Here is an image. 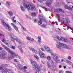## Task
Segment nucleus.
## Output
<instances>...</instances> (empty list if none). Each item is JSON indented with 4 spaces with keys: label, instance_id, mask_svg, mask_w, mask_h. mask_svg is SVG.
<instances>
[{
    "label": "nucleus",
    "instance_id": "603ef678",
    "mask_svg": "<svg viewBox=\"0 0 73 73\" xmlns=\"http://www.w3.org/2000/svg\"><path fill=\"white\" fill-rule=\"evenodd\" d=\"M68 64H70V65H72V62L70 61H69Z\"/></svg>",
    "mask_w": 73,
    "mask_h": 73
},
{
    "label": "nucleus",
    "instance_id": "c756f323",
    "mask_svg": "<svg viewBox=\"0 0 73 73\" xmlns=\"http://www.w3.org/2000/svg\"><path fill=\"white\" fill-rule=\"evenodd\" d=\"M57 39H58V40H62V38H60V37H59L58 36H57L56 37Z\"/></svg>",
    "mask_w": 73,
    "mask_h": 73
},
{
    "label": "nucleus",
    "instance_id": "9b49d317",
    "mask_svg": "<svg viewBox=\"0 0 73 73\" xmlns=\"http://www.w3.org/2000/svg\"><path fill=\"white\" fill-rule=\"evenodd\" d=\"M63 22L61 21V23L62 24H68V23H69V21H68V20L66 18H64L63 19Z\"/></svg>",
    "mask_w": 73,
    "mask_h": 73
},
{
    "label": "nucleus",
    "instance_id": "20e7f679",
    "mask_svg": "<svg viewBox=\"0 0 73 73\" xmlns=\"http://www.w3.org/2000/svg\"><path fill=\"white\" fill-rule=\"evenodd\" d=\"M39 20L38 21V24L39 25H41L42 24V21H46L45 18L43 16L40 15L39 18Z\"/></svg>",
    "mask_w": 73,
    "mask_h": 73
},
{
    "label": "nucleus",
    "instance_id": "6e6d98bb",
    "mask_svg": "<svg viewBox=\"0 0 73 73\" xmlns=\"http://www.w3.org/2000/svg\"><path fill=\"white\" fill-rule=\"evenodd\" d=\"M48 52H50V53H52V50H50V49Z\"/></svg>",
    "mask_w": 73,
    "mask_h": 73
},
{
    "label": "nucleus",
    "instance_id": "39448f33",
    "mask_svg": "<svg viewBox=\"0 0 73 73\" xmlns=\"http://www.w3.org/2000/svg\"><path fill=\"white\" fill-rule=\"evenodd\" d=\"M58 45L57 46V47L58 48H60V47H62V48H66L68 49H69V46H67L66 45V44H64L61 43L59 42H58L57 43Z\"/></svg>",
    "mask_w": 73,
    "mask_h": 73
},
{
    "label": "nucleus",
    "instance_id": "2eb2a0df",
    "mask_svg": "<svg viewBox=\"0 0 73 73\" xmlns=\"http://www.w3.org/2000/svg\"><path fill=\"white\" fill-rule=\"evenodd\" d=\"M29 50H32V52L34 53H37V51L32 48L30 47Z\"/></svg>",
    "mask_w": 73,
    "mask_h": 73
},
{
    "label": "nucleus",
    "instance_id": "1a4fd4ad",
    "mask_svg": "<svg viewBox=\"0 0 73 73\" xmlns=\"http://www.w3.org/2000/svg\"><path fill=\"white\" fill-rule=\"evenodd\" d=\"M54 63H53V62L52 61H49L47 63L48 66V68H51L53 66Z\"/></svg>",
    "mask_w": 73,
    "mask_h": 73
},
{
    "label": "nucleus",
    "instance_id": "052dcab7",
    "mask_svg": "<svg viewBox=\"0 0 73 73\" xmlns=\"http://www.w3.org/2000/svg\"><path fill=\"white\" fill-rule=\"evenodd\" d=\"M38 42H41V39H38Z\"/></svg>",
    "mask_w": 73,
    "mask_h": 73
},
{
    "label": "nucleus",
    "instance_id": "774afa93",
    "mask_svg": "<svg viewBox=\"0 0 73 73\" xmlns=\"http://www.w3.org/2000/svg\"><path fill=\"white\" fill-rule=\"evenodd\" d=\"M41 50H42V51H44V49L43 48H41Z\"/></svg>",
    "mask_w": 73,
    "mask_h": 73
},
{
    "label": "nucleus",
    "instance_id": "09e8293b",
    "mask_svg": "<svg viewBox=\"0 0 73 73\" xmlns=\"http://www.w3.org/2000/svg\"><path fill=\"white\" fill-rule=\"evenodd\" d=\"M63 72V70H60L59 71V73H62Z\"/></svg>",
    "mask_w": 73,
    "mask_h": 73
},
{
    "label": "nucleus",
    "instance_id": "f3484780",
    "mask_svg": "<svg viewBox=\"0 0 73 73\" xmlns=\"http://www.w3.org/2000/svg\"><path fill=\"white\" fill-rule=\"evenodd\" d=\"M5 26H6V27H7L8 28V31H11V28L10 27H9V25H7V24L5 23Z\"/></svg>",
    "mask_w": 73,
    "mask_h": 73
},
{
    "label": "nucleus",
    "instance_id": "79ce46f5",
    "mask_svg": "<svg viewBox=\"0 0 73 73\" xmlns=\"http://www.w3.org/2000/svg\"><path fill=\"white\" fill-rule=\"evenodd\" d=\"M16 56V57H18L19 58V59H21V57H20V56H19L18 54H17Z\"/></svg>",
    "mask_w": 73,
    "mask_h": 73
},
{
    "label": "nucleus",
    "instance_id": "c85d7f7f",
    "mask_svg": "<svg viewBox=\"0 0 73 73\" xmlns=\"http://www.w3.org/2000/svg\"><path fill=\"white\" fill-rule=\"evenodd\" d=\"M34 57H35V58H36L37 60H38V57L37 56V55H34Z\"/></svg>",
    "mask_w": 73,
    "mask_h": 73
},
{
    "label": "nucleus",
    "instance_id": "f257e3e1",
    "mask_svg": "<svg viewBox=\"0 0 73 73\" xmlns=\"http://www.w3.org/2000/svg\"><path fill=\"white\" fill-rule=\"evenodd\" d=\"M23 6L25 8H27L28 11L30 10L31 9V10H33L34 11H35L36 10V9L35 7V6L33 7V5H31L25 3L23 4Z\"/></svg>",
    "mask_w": 73,
    "mask_h": 73
},
{
    "label": "nucleus",
    "instance_id": "f03ea898",
    "mask_svg": "<svg viewBox=\"0 0 73 73\" xmlns=\"http://www.w3.org/2000/svg\"><path fill=\"white\" fill-rule=\"evenodd\" d=\"M30 61L33 68L35 69L37 71H40V68H39L36 63L32 60H30Z\"/></svg>",
    "mask_w": 73,
    "mask_h": 73
},
{
    "label": "nucleus",
    "instance_id": "72a5a7b5",
    "mask_svg": "<svg viewBox=\"0 0 73 73\" xmlns=\"http://www.w3.org/2000/svg\"><path fill=\"white\" fill-rule=\"evenodd\" d=\"M6 4L8 6H9L11 4V2H6Z\"/></svg>",
    "mask_w": 73,
    "mask_h": 73
},
{
    "label": "nucleus",
    "instance_id": "4be33fe9",
    "mask_svg": "<svg viewBox=\"0 0 73 73\" xmlns=\"http://www.w3.org/2000/svg\"><path fill=\"white\" fill-rule=\"evenodd\" d=\"M8 66V64H5L3 65V67L5 68V70H6V69H7V68Z\"/></svg>",
    "mask_w": 73,
    "mask_h": 73
},
{
    "label": "nucleus",
    "instance_id": "393cba45",
    "mask_svg": "<svg viewBox=\"0 0 73 73\" xmlns=\"http://www.w3.org/2000/svg\"><path fill=\"white\" fill-rule=\"evenodd\" d=\"M42 27L44 28H46V25H45V24L44 23L41 26Z\"/></svg>",
    "mask_w": 73,
    "mask_h": 73
},
{
    "label": "nucleus",
    "instance_id": "5701e85b",
    "mask_svg": "<svg viewBox=\"0 0 73 73\" xmlns=\"http://www.w3.org/2000/svg\"><path fill=\"white\" fill-rule=\"evenodd\" d=\"M31 15L33 17H35L36 16V13H33L31 14Z\"/></svg>",
    "mask_w": 73,
    "mask_h": 73
},
{
    "label": "nucleus",
    "instance_id": "c9c22d12",
    "mask_svg": "<svg viewBox=\"0 0 73 73\" xmlns=\"http://www.w3.org/2000/svg\"><path fill=\"white\" fill-rule=\"evenodd\" d=\"M38 1L40 2V3H41L42 2V1H46V0H37Z\"/></svg>",
    "mask_w": 73,
    "mask_h": 73
},
{
    "label": "nucleus",
    "instance_id": "f704fd0d",
    "mask_svg": "<svg viewBox=\"0 0 73 73\" xmlns=\"http://www.w3.org/2000/svg\"><path fill=\"white\" fill-rule=\"evenodd\" d=\"M8 13L9 15H10V16H12L13 15V13L12 12H10L9 11Z\"/></svg>",
    "mask_w": 73,
    "mask_h": 73
},
{
    "label": "nucleus",
    "instance_id": "69168bd1",
    "mask_svg": "<svg viewBox=\"0 0 73 73\" xmlns=\"http://www.w3.org/2000/svg\"><path fill=\"white\" fill-rule=\"evenodd\" d=\"M64 69H66V66H63Z\"/></svg>",
    "mask_w": 73,
    "mask_h": 73
},
{
    "label": "nucleus",
    "instance_id": "f8f14e48",
    "mask_svg": "<svg viewBox=\"0 0 73 73\" xmlns=\"http://www.w3.org/2000/svg\"><path fill=\"white\" fill-rule=\"evenodd\" d=\"M53 2V0H48L46 2V4L47 6L50 5Z\"/></svg>",
    "mask_w": 73,
    "mask_h": 73
},
{
    "label": "nucleus",
    "instance_id": "ddd939ff",
    "mask_svg": "<svg viewBox=\"0 0 73 73\" xmlns=\"http://www.w3.org/2000/svg\"><path fill=\"white\" fill-rule=\"evenodd\" d=\"M64 8L65 9H68L69 11H72V8L70 6H68L67 5H66L64 6Z\"/></svg>",
    "mask_w": 73,
    "mask_h": 73
},
{
    "label": "nucleus",
    "instance_id": "37998d69",
    "mask_svg": "<svg viewBox=\"0 0 73 73\" xmlns=\"http://www.w3.org/2000/svg\"><path fill=\"white\" fill-rule=\"evenodd\" d=\"M67 27H68V28L69 29H71V30H72V31H73V29L70 27L69 26L67 25Z\"/></svg>",
    "mask_w": 73,
    "mask_h": 73
},
{
    "label": "nucleus",
    "instance_id": "a19ab883",
    "mask_svg": "<svg viewBox=\"0 0 73 73\" xmlns=\"http://www.w3.org/2000/svg\"><path fill=\"white\" fill-rule=\"evenodd\" d=\"M66 73H72V72L70 71H66Z\"/></svg>",
    "mask_w": 73,
    "mask_h": 73
},
{
    "label": "nucleus",
    "instance_id": "ea45409f",
    "mask_svg": "<svg viewBox=\"0 0 73 73\" xmlns=\"http://www.w3.org/2000/svg\"><path fill=\"white\" fill-rule=\"evenodd\" d=\"M1 22L2 23H3V25H5H5L6 24V23H5V22H4V21H2Z\"/></svg>",
    "mask_w": 73,
    "mask_h": 73
},
{
    "label": "nucleus",
    "instance_id": "de8ad7c7",
    "mask_svg": "<svg viewBox=\"0 0 73 73\" xmlns=\"http://www.w3.org/2000/svg\"><path fill=\"white\" fill-rule=\"evenodd\" d=\"M68 58L69 59V60H71V59H72V57L71 56H69L68 57Z\"/></svg>",
    "mask_w": 73,
    "mask_h": 73
},
{
    "label": "nucleus",
    "instance_id": "2f4dec72",
    "mask_svg": "<svg viewBox=\"0 0 73 73\" xmlns=\"http://www.w3.org/2000/svg\"><path fill=\"white\" fill-rule=\"evenodd\" d=\"M47 58L48 60H51V57L50 56H48L47 57Z\"/></svg>",
    "mask_w": 73,
    "mask_h": 73
},
{
    "label": "nucleus",
    "instance_id": "c03bdc74",
    "mask_svg": "<svg viewBox=\"0 0 73 73\" xmlns=\"http://www.w3.org/2000/svg\"><path fill=\"white\" fill-rule=\"evenodd\" d=\"M41 7L42 8L44 9H46V7L44 6H41Z\"/></svg>",
    "mask_w": 73,
    "mask_h": 73
},
{
    "label": "nucleus",
    "instance_id": "dca6fc26",
    "mask_svg": "<svg viewBox=\"0 0 73 73\" xmlns=\"http://www.w3.org/2000/svg\"><path fill=\"white\" fill-rule=\"evenodd\" d=\"M0 70H1V72H2V73H7V72H6V71H5L4 70V68H3L1 67L0 66Z\"/></svg>",
    "mask_w": 73,
    "mask_h": 73
},
{
    "label": "nucleus",
    "instance_id": "bb28decb",
    "mask_svg": "<svg viewBox=\"0 0 73 73\" xmlns=\"http://www.w3.org/2000/svg\"><path fill=\"white\" fill-rule=\"evenodd\" d=\"M58 10L60 12H63L64 11V10L60 8H59V9H58Z\"/></svg>",
    "mask_w": 73,
    "mask_h": 73
},
{
    "label": "nucleus",
    "instance_id": "412c9836",
    "mask_svg": "<svg viewBox=\"0 0 73 73\" xmlns=\"http://www.w3.org/2000/svg\"><path fill=\"white\" fill-rule=\"evenodd\" d=\"M45 49H46V50H47V51H48V52H49V50L50 49V48H49L48 47V46H46L44 47Z\"/></svg>",
    "mask_w": 73,
    "mask_h": 73
},
{
    "label": "nucleus",
    "instance_id": "9d476101",
    "mask_svg": "<svg viewBox=\"0 0 73 73\" xmlns=\"http://www.w3.org/2000/svg\"><path fill=\"white\" fill-rule=\"evenodd\" d=\"M51 55H52V56L53 57V59L54 60V61H56V60H57V59H58V57L56 56L57 54H53V53H51Z\"/></svg>",
    "mask_w": 73,
    "mask_h": 73
},
{
    "label": "nucleus",
    "instance_id": "5fc2aeb1",
    "mask_svg": "<svg viewBox=\"0 0 73 73\" xmlns=\"http://www.w3.org/2000/svg\"><path fill=\"white\" fill-rule=\"evenodd\" d=\"M12 49H15V47L12 46Z\"/></svg>",
    "mask_w": 73,
    "mask_h": 73
},
{
    "label": "nucleus",
    "instance_id": "49530a36",
    "mask_svg": "<svg viewBox=\"0 0 73 73\" xmlns=\"http://www.w3.org/2000/svg\"><path fill=\"white\" fill-rule=\"evenodd\" d=\"M22 27L23 28V29L24 30V31H26V29L25 27H24L23 26H22Z\"/></svg>",
    "mask_w": 73,
    "mask_h": 73
},
{
    "label": "nucleus",
    "instance_id": "473e14b6",
    "mask_svg": "<svg viewBox=\"0 0 73 73\" xmlns=\"http://www.w3.org/2000/svg\"><path fill=\"white\" fill-rule=\"evenodd\" d=\"M57 16V18L58 19H60V15L59 14H58L56 15Z\"/></svg>",
    "mask_w": 73,
    "mask_h": 73
},
{
    "label": "nucleus",
    "instance_id": "0eeeda50",
    "mask_svg": "<svg viewBox=\"0 0 73 73\" xmlns=\"http://www.w3.org/2000/svg\"><path fill=\"white\" fill-rule=\"evenodd\" d=\"M2 53V54H0V58L4 60L6 57L5 55L7 54V52L4 50H1V51L0 52Z\"/></svg>",
    "mask_w": 73,
    "mask_h": 73
},
{
    "label": "nucleus",
    "instance_id": "a211bd4d",
    "mask_svg": "<svg viewBox=\"0 0 73 73\" xmlns=\"http://www.w3.org/2000/svg\"><path fill=\"white\" fill-rule=\"evenodd\" d=\"M50 68H51V70L52 71H53V72L56 71V70H57V68L55 67H53V66H52Z\"/></svg>",
    "mask_w": 73,
    "mask_h": 73
},
{
    "label": "nucleus",
    "instance_id": "6e6552de",
    "mask_svg": "<svg viewBox=\"0 0 73 73\" xmlns=\"http://www.w3.org/2000/svg\"><path fill=\"white\" fill-rule=\"evenodd\" d=\"M39 56L41 58H46L45 55L44 54V52L41 50H40L39 52Z\"/></svg>",
    "mask_w": 73,
    "mask_h": 73
},
{
    "label": "nucleus",
    "instance_id": "4468645a",
    "mask_svg": "<svg viewBox=\"0 0 73 73\" xmlns=\"http://www.w3.org/2000/svg\"><path fill=\"white\" fill-rule=\"evenodd\" d=\"M17 68L18 69L22 70V69H23V66L20 64H19L18 65Z\"/></svg>",
    "mask_w": 73,
    "mask_h": 73
},
{
    "label": "nucleus",
    "instance_id": "cd10ccee",
    "mask_svg": "<svg viewBox=\"0 0 73 73\" xmlns=\"http://www.w3.org/2000/svg\"><path fill=\"white\" fill-rule=\"evenodd\" d=\"M62 40H63V41H64V42H67L68 41V40L67 39H65L63 38H62Z\"/></svg>",
    "mask_w": 73,
    "mask_h": 73
},
{
    "label": "nucleus",
    "instance_id": "bf43d9fd",
    "mask_svg": "<svg viewBox=\"0 0 73 73\" xmlns=\"http://www.w3.org/2000/svg\"><path fill=\"white\" fill-rule=\"evenodd\" d=\"M24 72L25 73H27L28 72H27V70H24Z\"/></svg>",
    "mask_w": 73,
    "mask_h": 73
},
{
    "label": "nucleus",
    "instance_id": "3c124183",
    "mask_svg": "<svg viewBox=\"0 0 73 73\" xmlns=\"http://www.w3.org/2000/svg\"><path fill=\"white\" fill-rule=\"evenodd\" d=\"M31 38L30 37L28 36V37H27V39L29 40H30V38Z\"/></svg>",
    "mask_w": 73,
    "mask_h": 73
},
{
    "label": "nucleus",
    "instance_id": "b1692460",
    "mask_svg": "<svg viewBox=\"0 0 73 73\" xmlns=\"http://www.w3.org/2000/svg\"><path fill=\"white\" fill-rule=\"evenodd\" d=\"M18 48H19V49L20 51L21 52H22V53H23L24 51H23V50H22V48L20 46H19Z\"/></svg>",
    "mask_w": 73,
    "mask_h": 73
},
{
    "label": "nucleus",
    "instance_id": "e433bc0d",
    "mask_svg": "<svg viewBox=\"0 0 73 73\" xmlns=\"http://www.w3.org/2000/svg\"><path fill=\"white\" fill-rule=\"evenodd\" d=\"M30 40V41H35V40H34V39L33 38H30V40Z\"/></svg>",
    "mask_w": 73,
    "mask_h": 73
},
{
    "label": "nucleus",
    "instance_id": "aec40b11",
    "mask_svg": "<svg viewBox=\"0 0 73 73\" xmlns=\"http://www.w3.org/2000/svg\"><path fill=\"white\" fill-rule=\"evenodd\" d=\"M6 70L9 73H12V70H9L8 68L6 69Z\"/></svg>",
    "mask_w": 73,
    "mask_h": 73
},
{
    "label": "nucleus",
    "instance_id": "864d4df0",
    "mask_svg": "<svg viewBox=\"0 0 73 73\" xmlns=\"http://www.w3.org/2000/svg\"><path fill=\"white\" fill-rule=\"evenodd\" d=\"M2 49H3L2 48L0 47V52H1V50H3Z\"/></svg>",
    "mask_w": 73,
    "mask_h": 73
},
{
    "label": "nucleus",
    "instance_id": "4d7b16f0",
    "mask_svg": "<svg viewBox=\"0 0 73 73\" xmlns=\"http://www.w3.org/2000/svg\"><path fill=\"white\" fill-rule=\"evenodd\" d=\"M14 61L15 62H18V61L17 59H14Z\"/></svg>",
    "mask_w": 73,
    "mask_h": 73
},
{
    "label": "nucleus",
    "instance_id": "58836bf2",
    "mask_svg": "<svg viewBox=\"0 0 73 73\" xmlns=\"http://www.w3.org/2000/svg\"><path fill=\"white\" fill-rule=\"evenodd\" d=\"M7 45V46H9H9H10L9 45H10V44L9 43H5Z\"/></svg>",
    "mask_w": 73,
    "mask_h": 73
},
{
    "label": "nucleus",
    "instance_id": "8fccbe9b",
    "mask_svg": "<svg viewBox=\"0 0 73 73\" xmlns=\"http://www.w3.org/2000/svg\"><path fill=\"white\" fill-rule=\"evenodd\" d=\"M60 62V60H57L56 61V63H58Z\"/></svg>",
    "mask_w": 73,
    "mask_h": 73
},
{
    "label": "nucleus",
    "instance_id": "4c0bfd02",
    "mask_svg": "<svg viewBox=\"0 0 73 73\" xmlns=\"http://www.w3.org/2000/svg\"><path fill=\"white\" fill-rule=\"evenodd\" d=\"M34 23H36L37 22V19H35L34 20Z\"/></svg>",
    "mask_w": 73,
    "mask_h": 73
},
{
    "label": "nucleus",
    "instance_id": "a18cd8bd",
    "mask_svg": "<svg viewBox=\"0 0 73 73\" xmlns=\"http://www.w3.org/2000/svg\"><path fill=\"white\" fill-rule=\"evenodd\" d=\"M46 25H50L49 23L47 22H46Z\"/></svg>",
    "mask_w": 73,
    "mask_h": 73
},
{
    "label": "nucleus",
    "instance_id": "0e129e2a",
    "mask_svg": "<svg viewBox=\"0 0 73 73\" xmlns=\"http://www.w3.org/2000/svg\"><path fill=\"white\" fill-rule=\"evenodd\" d=\"M58 4H59V3H58V2H57L56 3V5H58Z\"/></svg>",
    "mask_w": 73,
    "mask_h": 73
},
{
    "label": "nucleus",
    "instance_id": "a878e982",
    "mask_svg": "<svg viewBox=\"0 0 73 73\" xmlns=\"http://www.w3.org/2000/svg\"><path fill=\"white\" fill-rule=\"evenodd\" d=\"M20 8L22 11H25V9H24V8L22 6V5H21Z\"/></svg>",
    "mask_w": 73,
    "mask_h": 73
},
{
    "label": "nucleus",
    "instance_id": "7c9ffc66",
    "mask_svg": "<svg viewBox=\"0 0 73 73\" xmlns=\"http://www.w3.org/2000/svg\"><path fill=\"white\" fill-rule=\"evenodd\" d=\"M14 28H15V30H16V31H19L18 28H17V27H16V26H14Z\"/></svg>",
    "mask_w": 73,
    "mask_h": 73
},
{
    "label": "nucleus",
    "instance_id": "13d9d810",
    "mask_svg": "<svg viewBox=\"0 0 73 73\" xmlns=\"http://www.w3.org/2000/svg\"><path fill=\"white\" fill-rule=\"evenodd\" d=\"M41 36H39L38 37V39H39V40H41Z\"/></svg>",
    "mask_w": 73,
    "mask_h": 73
},
{
    "label": "nucleus",
    "instance_id": "6ab92c4d",
    "mask_svg": "<svg viewBox=\"0 0 73 73\" xmlns=\"http://www.w3.org/2000/svg\"><path fill=\"white\" fill-rule=\"evenodd\" d=\"M41 69L42 70H45V67L44 66H42L41 67Z\"/></svg>",
    "mask_w": 73,
    "mask_h": 73
},
{
    "label": "nucleus",
    "instance_id": "338daca9",
    "mask_svg": "<svg viewBox=\"0 0 73 73\" xmlns=\"http://www.w3.org/2000/svg\"><path fill=\"white\" fill-rule=\"evenodd\" d=\"M11 24L13 26V27H15V25L14 24H13V23H11Z\"/></svg>",
    "mask_w": 73,
    "mask_h": 73
},
{
    "label": "nucleus",
    "instance_id": "423d86ee",
    "mask_svg": "<svg viewBox=\"0 0 73 73\" xmlns=\"http://www.w3.org/2000/svg\"><path fill=\"white\" fill-rule=\"evenodd\" d=\"M11 37V40L12 41H13L15 42V40H16L17 42H19V40L18 39V38L16 36L14 35L13 34H11L10 35Z\"/></svg>",
    "mask_w": 73,
    "mask_h": 73
},
{
    "label": "nucleus",
    "instance_id": "7ed1b4c3",
    "mask_svg": "<svg viewBox=\"0 0 73 73\" xmlns=\"http://www.w3.org/2000/svg\"><path fill=\"white\" fill-rule=\"evenodd\" d=\"M3 45V47L4 48L6 49L7 51H8V52H9L12 55V57H13V56H16V55L17 54H16L15 52H14L13 51L10 50V49H9L6 46H5V45Z\"/></svg>",
    "mask_w": 73,
    "mask_h": 73
},
{
    "label": "nucleus",
    "instance_id": "e2e57ef3",
    "mask_svg": "<svg viewBox=\"0 0 73 73\" xmlns=\"http://www.w3.org/2000/svg\"><path fill=\"white\" fill-rule=\"evenodd\" d=\"M23 67L24 69H27V66H24Z\"/></svg>",
    "mask_w": 73,
    "mask_h": 73
},
{
    "label": "nucleus",
    "instance_id": "680f3d73",
    "mask_svg": "<svg viewBox=\"0 0 73 73\" xmlns=\"http://www.w3.org/2000/svg\"><path fill=\"white\" fill-rule=\"evenodd\" d=\"M55 24L54 22H52L51 23V24H52V25H53V24Z\"/></svg>",
    "mask_w": 73,
    "mask_h": 73
}]
</instances>
